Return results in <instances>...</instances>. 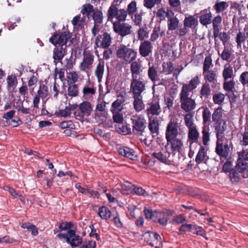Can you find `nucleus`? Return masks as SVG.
Masks as SVG:
<instances>
[{
    "label": "nucleus",
    "mask_w": 248,
    "mask_h": 248,
    "mask_svg": "<svg viewBox=\"0 0 248 248\" xmlns=\"http://www.w3.org/2000/svg\"><path fill=\"white\" fill-rule=\"evenodd\" d=\"M162 67L164 72L167 75L170 74L174 70L173 64L170 61L166 63L164 62L162 64Z\"/></svg>",
    "instance_id": "603ef678"
},
{
    "label": "nucleus",
    "mask_w": 248,
    "mask_h": 248,
    "mask_svg": "<svg viewBox=\"0 0 248 248\" xmlns=\"http://www.w3.org/2000/svg\"><path fill=\"white\" fill-rule=\"evenodd\" d=\"M92 16L94 24H100L103 22V15L101 11L97 10L93 11Z\"/></svg>",
    "instance_id": "8fccbe9b"
},
{
    "label": "nucleus",
    "mask_w": 248,
    "mask_h": 248,
    "mask_svg": "<svg viewBox=\"0 0 248 248\" xmlns=\"http://www.w3.org/2000/svg\"><path fill=\"white\" fill-rule=\"evenodd\" d=\"M211 94V89L210 87L209 83L206 81L203 83L200 91V95L201 98H204L207 99Z\"/></svg>",
    "instance_id": "f704fd0d"
},
{
    "label": "nucleus",
    "mask_w": 248,
    "mask_h": 248,
    "mask_svg": "<svg viewBox=\"0 0 248 248\" xmlns=\"http://www.w3.org/2000/svg\"><path fill=\"white\" fill-rule=\"evenodd\" d=\"M217 53L218 55L220 56L221 60L223 61H226L227 62H230L231 61V56L232 55V53L231 52V49L224 46L223 50L220 53L219 50L217 51Z\"/></svg>",
    "instance_id": "58836bf2"
},
{
    "label": "nucleus",
    "mask_w": 248,
    "mask_h": 248,
    "mask_svg": "<svg viewBox=\"0 0 248 248\" xmlns=\"http://www.w3.org/2000/svg\"><path fill=\"white\" fill-rule=\"evenodd\" d=\"M96 92V87L94 84L90 82L89 84L85 85L83 88V97L86 100L93 99Z\"/></svg>",
    "instance_id": "aec40b11"
},
{
    "label": "nucleus",
    "mask_w": 248,
    "mask_h": 248,
    "mask_svg": "<svg viewBox=\"0 0 248 248\" xmlns=\"http://www.w3.org/2000/svg\"><path fill=\"white\" fill-rule=\"evenodd\" d=\"M134 99V108L137 112H139L144 109L145 105L142 100V95H133Z\"/></svg>",
    "instance_id": "7c9ffc66"
},
{
    "label": "nucleus",
    "mask_w": 248,
    "mask_h": 248,
    "mask_svg": "<svg viewBox=\"0 0 248 248\" xmlns=\"http://www.w3.org/2000/svg\"><path fill=\"white\" fill-rule=\"evenodd\" d=\"M234 85L235 82L233 79L229 81H225L223 83V88L226 91H232L234 88Z\"/></svg>",
    "instance_id": "680f3d73"
},
{
    "label": "nucleus",
    "mask_w": 248,
    "mask_h": 248,
    "mask_svg": "<svg viewBox=\"0 0 248 248\" xmlns=\"http://www.w3.org/2000/svg\"><path fill=\"white\" fill-rule=\"evenodd\" d=\"M74 224L72 222H62L59 225V231H65L68 232L70 230H74Z\"/></svg>",
    "instance_id": "49530a36"
},
{
    "label": "nucleus",
    "mask_w": 248,
    "mask_h": 248,
    "mask_svg": "<svg viewBox=\"0 0 248 248\" xmlns=\"http://www.w3.org/2000/svg\"><path fill=\"white\" fill-rule=\"evenodd\" d=\"M93 11V7L91 4H86L83 6L81 13L83 15H89Z\"/></svg>",
    "instance_id": "e2e57ef3"
},
{
    "label": "nucleus",
    "mask_w": 248,
    "mask_h": 248,
    "mask_svg": "<svg viewBox=\"0 0 248 248\" xmlns=\"http://www.w3.org/2000/svg\"><path fill=\"white\" fill-rule=\"evenodd\" d=\"M181 136V133L179 124L174 120H170L166 127L165 132L166 139L168 140Z\"/></svg>",
    "instance_id": "9b49d317"
},
{
    "label": "nucleus",
    "mask_w": 248,
    "mask_h": 248,
    "mask_svg": "<svg viewBox=\"0 0 248 248\" xmlns=\"http://www.w3.org/2000/svg\"><path fill=\"white\" fill-rule=\"evenodd\" d=\"M117 57L123 61L125 64H128L134 61L137 56V52L125 45H121L116 51Z\"/></svg>",
    "instance_id": "f257e3e1"
},
{
    "label": "nucleus",
    "mask_w": 248,
    "mask_h": 248,
    "mask_svg": "<svg viewBox=\"0 0 248 248\" xmlns=\"http://www.w3.org/2000/svg\"><path fill=\"white\" fill-rule=\"evenodd\" d=\"M224 95L221 93H215L213 96V100L215 103V104H217L218 105L221 104L224 100Z\"/></svg>",
    "instance_id": "4d7b16f0"
},
{
    "label": "nucleus",
    "mask_w": 248,
    "mask_h": 248,
    "mask_svg": "<svg viewBox=\"0 0 248 248\" xmlns=\"http://www.w3.org/2000/svg\"><path fill=\"white\" fill-rule=\"evenodd\" d=\"M114 31L121 36H125L131 34L132 27L126 23L115 21L113 23Z\"/></svg>",
    "instance_id": "ddd939ff"
},
{
    "label": "nucleus",
    "mask_w": 248,
    "mask_h": 248,
    "mask_svg": "<svg viewBox=\"0 0 248 248\" xmlns=\"http://www.w3.org/2000/svg\"><path fill=\"white\" fill-rule=\"evenodd\" d=\"M7 88L8 90L11 88H14L17 84V80L15 75H9L7 78Z\"/></svg>",
    "instance_id": "09e8293b"
},
{
    "label": "nucleus",
    "mask_w": 248,
    "mask_h": 248,
    "mask_svg": "<svg viewBox=\"0 0 248 248\" xmlns=\"http://www.w3.org/2000/svg\"><path fill=\"white\" fill-rule=\"evenodd\" d=\"M149 107L146 110L147 114L148 116L158 115L160 112V106L158 99L153 100L149 103Z\"/></svg>",
    "instance_id": "412c9836"
},
{
    "label": "nucleus",
    "mask_w": 248,
    "mask_h": 248,
    "mask_svg": "<svg viewBox=\"0 0 248 248\" xmlns=\"http://www.w3.org/2000/svg\"><path fill=\"white\" fill-rule=\"evenodd\" d=\"M171 153L168 151L159 152L158 153H154L152 154V156L156 158L161 162L169 164L171 160L169 159Z\"/></svg>",
    "instance_id": "c85d7f7f"
},
{
    "label": "nucleus",
    "mask_w": 248,
    "mask_h": 248,
    "mask_svg": "<svg viewBox=\"0 0 248 248\" xmlns=\"http://www.w3.org/2000/svg\"><path fill=\"white\" fill-rule=\"evenodd\" d=\"M119 0H114L111 5L109 8L107 13L108 20L112 19L114 17L117 19V21H119L120 22L125 20L127 12L124 9L118 10L116 6L119 4Z\"/></svg>",
    "instance_id": "20e7f679"
},
{
    "label": "nucleus",
    "mask_w": 248,
    "mask_h": 248,
    "mask_svg": "<svg viewBox=\"0 0 248 248\" xmlns=\"http://www.w3.org/2000/svg\"><path fill=\"white\" fill-rule=\"evenodd\" d=\"M131 193L138 196H143L144 197L147 196L149 195L148 192L143 189L142 187L136 186H135Z\"/></svg>",
    "instance_id": "864d4df0"
},
{
    "label": "nucleus",
    "mask_w": 248,
    "mask_h": 248,
    "mask_svg": "<svg viewBox=\"0 0 248 248\" xmlns=\"http://www.w3.org/2000/svg\"><path fill=\"white\" fill-rule=\"evenodd\" d=\"M83 21V20L82 19H81L80 15H78L75 16L73 18V20H72V23L75 27L77 26L78 29H81L82 23Z\"/></svg>",
    "instance_id": "338daca9"
},
{
    "label": "nucleus",
    "mask_w": 248,
    "mask_h": 248,
    "mask_svg": "<svg viewBox=\"0 0 248 248\" xmlns=\"http://www.w3.org/2000/svg\"><path fill=\"white\" fill-rule=\"evenodd\" d=\"M201 16L199 17L200 23L203 26H207L212 23V14L210 11V7L201 11Z\"/></svg>",
    "instance_id": "4be33fe9"
},
{
    "label": "nucleus",
    "mask_w": 248,
    "mask_h": 248,
    "mask_svg": "<svg viewBox=\"0 0 248 248\" xmlns=\"http://www.w3.org/2000/svg\"><path fill=\"white\" fill-rule=\"evenodd\" d=\"M215 130L216 132V137L218 140H223L224 134L226 130L227 126L225 121L215 123Z\"/></svg>",
    "instance_id": "a878e982"
},
{
    "label": "nucleus",
    "mask_w": 248,
    "mask_h": 248,
    "mask_svg": "<svg viewBox=\"0 0 248 248\" xmlns=\"http://www.w3.org/2000/svg\"><path fill=\"white\" fill-rule=\"evenodd\" d=\"M98 214L102 219L105 220L109 219L111 216L110 210L105 206H102L99 208Z\"/></svg>",
    "instance_id": "c9c22d12"
},
{
    "label": "nucleus",
    "mask_w": 248,
    "mask_h": 248,
    "mask_svg": "<svg viewBox=\"0 0 248 248\" xmlns=\"http://www.w3.org/2000/svg\"><path fill=\"white\" fill-rule=\"evenodd\" d=\"M228 6L229 5L226 1H217L214 6V9L216 13L219 14L226 10Z\"/></svg>",
    "instance_id": "a18cd8bd"
},
{
    "label": "nucleus",
    "mask_w": 248,
    "mask_h": 248,
    "mask_svg": "<svg viewBox=\"0 0 248 248\" xmlns=\"http://www.w3.org/2000/svg\"><path fill=\"white\" fill-rule=\"evenodd\" d=\"M200 149L195 158V161L197 164L201 163L205 159L206 155V152L205 148L201 145V143H199Z\"/></svg>",
    "instance_id": "a19ab883"
},
{
    "label": "nucleus",
    "mask_w": 248,
    "mask_h": 248,
    "mask_svg": "<svg viewBox=\"0 0 248 248\" xmlns=\"http://www.w3.org/2000/svg\"><path fill=\"white\" fill-rule=\"evenodd\" d=\"M211 66H213L212 64V59L211 56H207L205 57L203 64V71L205 72L210 70Z\"/></svg>",
    "instance_id": "6e6d98bb"
},
{
    "label": "nucleus",
    "mask_w": 248,
    "mask_h": 248,
    "mask_svg": "<svg viewBox=\"0 0 248 248\" xmlns=\"http://www.w3.org/2000/svg\"><path fill=\"white\" fill-rule=\"evenodd\" d=\"M155 222H158L161 225L165 226L167 224L168 221V214L163 211H154V219Z\"/></svg>",
    "instance_id": "a211bd4d"
},
{
    "label": "nucleus",
    "mask_w": 248,
    "mask_h": 248,
    "mask_svg": "<svg viewBox=\"0 0 248 248\" xmlns=\"http://www.w3.org/2000/svg\"><path fill=\"white\" fill-rule=\"evenodd\" d=\"M198 24V20L193 16L186 17L184 21V26L187 28H192Z\"/></svg>",
    "instance_id": "37998d69"
},
{
    "label": "nucleus",
    "mask_w": 248,
    "mask_h": 248,
    "mask_svg": "<svg viewBox=\"0 0 248 248\" xmlns=\"http://www.w3.org/2000/svg\"><path fill=\"white\" fill-rule=\"evenodd\" d=\"M67 47H55L53 50V59L54 63L56 65L59 62H61L66 54Z\"/></svg>",
    "instance_id": "6ab92c4d"
},
{
    "label": "nucleus",
    "mask_w": 248,
    "mask_h": 248,
    "mask_svg": "<svg viewBox=\"0 0 248 248\" xmlns=\"http://www.w3.org/2000/svg\"><path fill=\"white\" fill-rule=\"evenodd\" d=\"M184 120L185 124L188 129L196 127L193 125L194 124L192 115L186 114L184 117Z\"/></svg>",
    "instance_id": "13d9d810"
},
{
    "label": "nucleus",
    "mask_w": 248,
    "mask_h": 248,
    "mask_svg": "<svg viewBox=\"0 0 248 248\" xmlns=\"http://www.w3.org/2000/svg\"><path fill=\"white\" fill-rule=\"evenodd\" d=\"M119 154L125 157H127L131 160H136L137 156L135 151L127 146H123L120 147L118 149Z\"/></svg>",
    "instance_id": "5701e85b"
},
{
    "label": "nucleus",
    "mask_w": 248,
    "mask_h": 248,
    "mask_svg": "<svg viewBox=\"0 0 248 248\" xmlns=\"http://www.w3.org/2000/svg\"><path fill=\"white\" fill-rule=\"evenodd\" d=\"M138 35L140 41H144L145 38L148 37V32L144 28H140L138 31Z\"/></svg>",
    "instance_id": "774afa93"
},
{
    "label": "nucleus",
    "mask_w": 248,
    "mask_h": 248,
    "mask_svg": "<svg viewBox=\"0 0 248 248\" xmlns=\"http://www.w3.org/2000/svg\"><path fill=\"white\" fill-rule=\"evenodd\" d=\"M148 78L154 83L152 87L153 90H154L155 87L157 85L155 84L156 81L159 80V74L157 67L154 65L149 66L147 71Z\"/></svg>",
    "instance_id": "cd10ccee"
},
{
    "label": "nucleus",
    "mask_w": 248,
    "mask_h": 248,
    "mask_svg": "<svg viewBox=\"0 0 248 248\" xmlns=\"http://www.w3.org/2000/svg\"><path fill=\"white\" fill-rule=\"evenodd\" d=\"M204 79L213 84L217 82L216 71L213 70H208L206 72L203 71Z\"/></svg>",
    "instance_id": "473e14b6"
},
{
    "label": "nucleus",
    "mask_w": 248,
    "mask_h": 248,
    "mask_svg": "<svg viewBox=\"0 0 248 248\" xmlns=\"http://www.w3.org/2000/svg\"><path fill=\"white\" fill-rule=\"evenodd\" d=\"M132 132L138 135L142 136L147 127V122L141 115L135 114L131 118Z\"/></svg>",
    "instance_id": "f03ea898"
},
{
    "label": "nucleus",
    "mask_w": 248,
    "mask_h": 248,
    "mask_svg": "<svg viewBox=\"0 0 248 248\" xmlns=\"http://www.w3.org/2000/svg\"><path fill=\"white\" fill-rule=\"evenodd\" d=\"M68 234L69 238L66 240V242L69 244L72 248H76L81 245L82 239L79 235L76 234L75 230L69 231Z\"/></svg>",
    "instance_id": "dca6fc26"
},
{
    "label": "nucleus",
    "mask_w": 248,
    "mask_h": 248,
    "mask_svg": "<svg viewBox=\"0 0 248 248\" xmlns=\"http://www.w3.org/2000/svg\"><path fill=\"white\" fill-rule=\"evenodd\" d=\"M153 46L149 41L144 40L139 47V53L142 57H146L152 53Z\"/></svg>",
    "instance_id": "f3484780"
},
{
    "label": "nucleus",
    "mask_w": 248,
    "mask_h": 248,
    "mask_svg": "<svg viewBox=\"0 0 248 248\" xmlns=\"http://www.w3.org/2000/svg\"><path fill=\"white\" fill-rule=\"evenodd\" d=\"M115 226L118 228H122L123 227V224L121 220L120 215L117 212H116L115 215L112 219Z\"/></svg>",
    "instance_id": "bf43d9fd"
},
{
    "label": "nucleus",
    "mask_w": 248,
    "mask_h": 248,
    "mask_svg": "<svg viewBox=\"0 0 248 248\" xmlns=\"http://www.w3.org/2000/svg\"><path fill=\"white\" fill-rule=\"evenodd\" d=\"M222 76L224 81H227L229 79L233 78V72L232 67L230 65H225L224 68L222 72Z\"/></svg>",
    "instance_id": "ea45409f"
},
{
    "label": "nucleus",
    "mask_w": 248,
    "mask_h": 248,
    "mask_svg": "<svg viewBox=\"0 0 248 248\" xmlns=\"http://www.w3.org/2000/svg\"><path fill=\"white\" fill-rule=\"evenodd\" d=\"M200 138V133L198 132L196 127H191L188 129V140L189 142L190 150L191 149L192 144L194 143L199 144V139Z\"/></svg>",
    "instance_id": "bb28decb"
},
{
    "label": "nucleus",
    "mask_w": 248,
    "mask_h": 248,
    "mask_svg": "<svg viewBox=\"0 0 248 248\" xmlns=\"http://www.w3.org/2000/svg\"><path fill=\"white\" fill-rule=\"evenodd\" d=\"M203 126L202 128V144L206 146L210 140L209 122L211 121V113L208 108H206L202 112Z\"/></svg>",
    "instance_id": "7ed1b4c3"
},
{
    "label": "nucleus",
    "mask_w": 248,
    "mask_h": 248,
    "mask_svg": "<svg viewBox=\"0 0 248 248\" xmlns=\"http://www.w3.org/2000/svg\"><path fill=\"white\" fill-rule=\"evenodd\" d=\"M221 22L222 17L220 15L216 16L213 19H212L213 28L219 29Z\"/></svg>",
    "instance_id": "0e129e2a"
},
{
    "label": "nucleus",
    "mask_w": 248,
    "mask_h": 248,
    "mask_svg": "<svg viewBox=\"0 0 248 248\" xmlns=\"http://www.w3.org/2000/svg\"><path fill=\"white\" fill-rule=\"evenodd\" d=\"M179 21L176 17L170 18L168 21V28L170 31H174L178 27Z\"/></svg>",
    "instance_id": "3c124183"
},
{
    "label": "nucleus",
    "mask_w": 248,
    "mask_h": 248,
    "mask_svg": "<svg viewBox=\"0 0 248 248\" xmlns=\"http://www.w3.org/2000/svg\"><path fill=\"white\" fill-rule=\"evenodd\" d=\"M235 169L238 172L242 173L243 177L248 178V164L245 160H238Z\"/></svg>",
    "instance_id": "c756f323"
},
{
    "label": "nucleus",
    "mask_w": 248,
    "mask_h": 248,
    "mask_svg": "<svg viewBox=\"0 0 248 248\" xmlns=\"http://www.w3.org/2000/svg\"><path fill=\"white\" fill-rule=\"evenodd\" d=\"M80 112L76 111L74 114L76 119L79 120H82L84 116H89L93 111V107L91 103L88 101H83L79 105Z\"/></svg>",
    "instance_id": "f8f14e48"
},
{
    "label": "nucleus",
    "mask_w": 248,
    "mask_h": 248,
    "mask_svg": "<svg viewBox=\"0 0 248 248\" xmlns=\"http://www.w3.org/2000/svg\"><path fill=\"white\" fill-rule=\"evenodd\" d=\"M247 38L245 32L239 31L237 34L235 39L237 47H241L242 44H244L246 42Z\"/></svg>",
    "instance_id": "de8ad7c7"
},
{
    "label": "nucleus",
    "mask_w": 248,
    "mask_h": 248,
    "mask_svg": "<svg viewBox=\"0 0 248 248\" xmlns=\"http://www.w3.org/2000/svg\"><path fill=\"white\" fill-rule=\"evenodd\" d=\"M94 57L93 53L89 50L84 51L83 53L82 61L80 63L79 69L81 72H88L92 67Z\"/></svg>",
    "instance_id": "9d476101"
},
{
    "label": "nucleus",
    "mask_w": 248,
    "mask_h": 248,
    "mask_svg": "<svg viewBox=\"0 0 248 248\" xmlns=\"http://www.w3.org/2000/svg\"><path fill=\"white\" fill-rule=\"evenodd\" d=\"M221 141L222 140H217L215 151L217 154L220 157L221 162H223V161H221L222 158H226L229 155L230 148L227 143L223 144Z\"/></svg>",
    "instance_id": "4468645a"
},
{
    "label": "nucleus",
    "mask_w": 248,
    "mask_h": 248,
    "mask_svg": "<svg viewBox=\"0 0 248 248\" xmlns=\"http://www.w3.org/2000/svg\"><path fill=\"white\" fill-rule=\"evenodd\" d=\"M189 93L185 92H181L180 94V101L182 109L186 112H189L194 109L196 107V102L194 99L189 97Z\"/></svg>",
    "instance_id": "6e6552de"
},
{
    "label": "nucleus",
    "mask_w": 248,
    "mask_h": 248,
    "mask_svg": "<svg viewBox=\"0 0 248 248\" xmlns=\"http://www.w3.org/2000/svg\"><path fill=\"white\" fill-rule=\"evenodd\" d=\"M49 94L48 87L43 83H40L39 89L37 92V94L41 97L42 100H44L48 97Z\"/></svg>",
    "instance_id": "4c0bfd02"
},
{
    "label": "nucleus",
    "mask_w": 248,
    "mask_h": 248,
    "mask_svg": "<svg viewBox=\"0 0 248 248\" xmlns=\"http://www.w3.org/2000/svg\"><path fill=\"white\" fill-rule=\"evenodd\" d=\"M147 82L145 77L131 78L130 92L132 95H142V93L146 90Z\"/></svg>",
    "instance_id": "39448f33"
},
{
    "label": "nucleus",
    "mask_w": 248,
    "mask_h": 248,
    "mask_svg": "<svg viewBox=\"0 0 248 248\" xmlns=\"http://www.w3.org/2000/svg\"><path fill=\"white\" fill-rule=\"evenodd\" d=\"M143 237L144 241L151 247L160 248L162 246L161 237L157 232H147L143 234Z\"/></svg>",
    "instance_id": "1a4fd4ad"
},
{
    "label": "nucleus",
    "mask_w": 248,
    "mask_h": 248,
    "mask_svg": "<svg viewBox=\"0 0 248 248\" xmlns=\"http://www.w3.org/2000/svg\"><path fill=\"white\" fill-rule=\"evenodd\" d=\"M245 131L241 133L242 138H240V144L243 146L248 145V131Z\"/></svg>",
    "instance_id": "69168bd1"
},
{
    "label": "nucleus",
    "mask_w": 248,
    "mask_h": 248,
    "mask_svg": "<svg viewBox=\"0 0 248 248\" xmlns=\"http://www.w3.org/2000/svg\"><path fill=\"white\" fill-rule=\"evenodd\" d=\"M168 144L170 143L171 146V150L173 155L175 152L181 153L183 146V141L181 137H177L166 140Z\"/></svg>",
    "instance_id": "2eb2a0df"
},
{
    "label": "nucleus",
    "mask_w": 248,
    "mask_h": 248,
    "mask_svg": "<svg viewBox=\"0 0 248 248\" xmlns=\"http://www.w3.org/2000/svg\"><path fill=\"white\" fill-rule=\"evenodd\" d=\"M78 75L76 72H69L67 76V78L69 79L68 83H69V84H75L78 81Z\"/></svg>",
    "instance_id": "5fc2aeb1"
},
{
    "label": "nucleus",
    "mask_w": 248,
    "mask_h": 248,
    "mask_svg": "<svg viewBox=\"0 0 248 248\" xmlns=\"http://www.w3.org/2000/svg\"><path fill=\"white\" fill-rule=\"evenodd\" d=\"M106 102L102 101L97 103L95 109V116L97 117H101L104 115L106 110Z\"/></svg>",
    "instance_id": "e433bc0d"
},
{
    "label": "nucleus",
    "mask_w": 248,
    "mask_h": 248,
    "mask_svg": "<svg viewBox=\"0 0 248 248\" xmlns=\"http://www.w3.org/2000/svg\"><path fill=\"white\" fill-rule=\"evenodd\" d=\"M236 169H232L229 172L230 179L232 182H237L239 180V175Z\"/></svg>",
    "instance_id": "052dcab7"
},
{
    "label": "nucleus",
    "mask_w": 248,
    "mask_h": 248,
    "mask_svg": "<svg viewBox=\"0 0 248 248\" xmlns=\"http://www.w3.org/2000/svg\"><path fill=\"white\" fill-rule=\"evenodd\" d=\"M104 62L99 60L94 71L95 76L96 77L98 82L101 81L104 75Z\"/></svg>",
    "instance_id": "2f4dec72"
},
{
    "label": "nucleus",
    "mask_w": 248,
    "mask_h": 248,
    "mask_svg": "<svg viewBox=\"0 0 248 248\" xmlns=\"http://www.w3.org/2000/svg\"><path fill=\"white\" fill-rule=\"evenodd\" d=\"M200 83L199 77L196 76L192 78L188 84H184L181 92H185L186 93H189L190 92L195 89Z\"/></svg>",
    "instance_id": "393cba45"
},
{
    "label": "nucleus",
    "mask_w": 248,
    "mask_h": 248,
    "mask_svg": "<svg viewBox=\"0 0 248 248\" xmlns=\"http://www.w3.org/2000/svg\"><path fill=\"white\" fill-rule=\"evenodd\" d=\"M149 129L153 137L156 136L159 134V124L157 119H154L150 121L148 125Z\"/></svg>",
    "instance_id": "72a5a7b5"
},
{
    "label": "nucleus",
    "mask_w": 248,
    "mask_h": 248,
    "mask_svg": "<svg viewBox=\"0 0 248 248\" xmlns=\"http://www.w3.org/2000/svg\"><path fill=\"white\" fill-rule=\"evenodd\" d=\"M71 36L69 32L64 31L61 33L57 32L54 33L49 39V41L53 44L55 47L62 46L67 47L68 40Z\"/></svg>",
    "instance_id": "423d86ee"
},
{
    "label": "nucleus",
    "mask_w": 248,
    "mask_h": 248,
    "mask_svg": "<svg viewBox=\"0 0 248 248\" xmlns=\"http://www.w3.org/2000/svg\"><path fill=\"white\" fill-rule=\"evenodd\" d=\"M130 72L131 74V78H137L139 77H145L141 74L142 72V65L139 62L133 61L130 63Z\"/></svg>",
    "instance_id": "b1692460"
},
{
    "label": "nucleus",
    "mask_w": 248,
    "mask_h": 248,
    "mask_svg": "<svg viewBox=\"0 0 248 248\" xmlns=\"http://www.w3.org/2000/svg\"><path fill=\"white\" fill-rule=\"evenodd\" d=\"M68 95L71 97L77 96L79 93L78 87L76 84L68 83Z\"/></svg>",
    "instance_id": "c03bdc74"
},
{
    "label": "nucleus",
    "mask_w": 248,
    "mask_h": 248,
    "mask_svg": "<svg viewBox=\"0 0 248 248\" xmlns=\"http://www.w3.org/2000/svg\"><path fill=\"white\" fill-rule=\"evenodd\" d=\"M223 115V110L222 108L219 107L215 109L212 115V121L214 123H218L223 121L221 119Z\"/></svg>",
    "instance_id": "79ce46f5"
},
{
    "label": "nucleus",
    "mask_w": 248,
    "mask_h": 248,
    "mask_svg": "<svg viewBox=\"0 0 248 248\" xmlns=\"http://www.w3.org/2000/svg\"><path fill=\"white\" fill-rule=\"evenodd\" d=\"M112 38L109 33L106 31H101L95 38V48H108L112 43Z\"/></svg>",
    "instance_id": "0eeeda50"
}]
</instances>
